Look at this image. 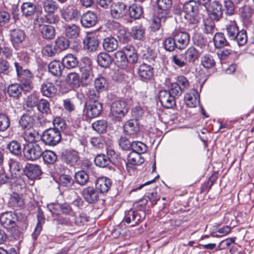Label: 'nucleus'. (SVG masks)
<instances>
[{
    "label": "nucleus",
    "instance_id": "1",
    "mask_svg": "<svg viewBox=\"0 0 254 254\" xmlns=\"http://www.w3.org/2000/svg\"><path fill=\"white\" fill-rule=\"evenodd\" d=\"M183 11L186 13L185 17L189 21L190 30H197V23L199 21L198 7L195 0H190L183 5Z\"/></svg>",
    "mask_w": 254,
    "mask_h": 254
},
{
    "label": "nucleus",
    "instance_id": "2",
    "mask_svg": "<svg viewBox=\"0 0 254 254\" xmlns=\"http://www.w3.org/2000/svg\"><path fill=\"white\" fill-rule=\"evenodd\" d=\"M14 65L16 68L17 76L21 81V88L22 90L29 91L33 88L32 79L33 76L30 70L23 69L21 65L18 63L15 62Z\"/></svg>",
    "mask_w": 254,
    "mask_h": 254
},
{
    "label": "nucleus",
    "instance_id": "3",
    "mask_svg": "<svg viewBox=\"0 0 254 254\" xmlns=\"http://www.w3.org/2000/svg\"><path fill=\"white\" fill-rule=\"evenodd\" d=\"M91 64V61L88 58H82L79 64L80 82L83 86L88 85L93 80V73Z\"/></svg>",
    "mask_w": 254,
    "mask_h": 254
},
{
    "label": "nucleus",
    "instance_id": "4",
    "mask_svg": "<svg viewBox=\"0 0 254 254\" xmlns=\"http://www.w3.org/2000/svg\"><path fill=\"white\" fill-rule=\"evenodd\" d=\"M129 110L126 101L117 100L113 102L110 107V115L112 118L116 120H120L125 116Z\"/></svg>",
    "mask_w": 254,
    "mask_h": 254
},
{
    "label": "nucleus",
    "instance_id": "5",
    "mask_svg": "<svg viewBox=\"0 0 254 254\" xmlns=\"http://www.w3.org/2000/svg\"><path fill=\"white\" fill-rule=\"evenodd\" d=\"M42 140L46 144L50 146L57 145L61 139L60 130L50 128L46 130L43 133Z\"/></svg>",
    "mask_w": 254,
    "mask_h": 254
},
{
    "label": "nucleus",
    "instance_id": "6",
    "mask_svg": "<svg viewBox=\"0 0 254 254\" xmlns=\"http://www.w3.org/2000/svg\"><path fill=\"white\" fill-rule=\"evenodd\" d=\"M24 157L28 160H35L39 158L43 154V150L37 143H29L23 148Z\"/></svg>",
    "mask_w": 254,
    "mask_h": 254
},
{
    "label": "nucleus",
    "instance_id": "7",
    "mask_svg": "<svg viewBox=\"0 0 254 254\" xmlns=\"http://www.w3.org/2000/svg\"><path fill=\"white\" fill-rule=\"evenodd\" d=\"M43 17H38L35 20V24H38L41 27V34L43 38L48 40L53 39L56 34L55 28L49 25H41V22H43Z\"/></svg>",
    "mask_w": 254,
    "mask_h": 254
},
{
    "label": "nucleus",
    "instance_id": "8",
    "mask_svg": "<svg viewBox=\"0 0 254 254\" xmlns=\"http://www.w3.org/2000/svg\"><path fill=\"white\" fill-rule=\"evenodd\" d=\"M173 37L177 42V46L180 49L185 48L190 42V36L187 32L175 30L173 33Z\"/></svg>",
    "mask_w": 254,
    "mask_h": 254
},
{
    "label": "nucleus",
    "instance_id": "9",
    "mask_svg": "<svg viewBox=\"0 0 254 254\" xmlns=\"http://www.w3.org/2000/svg\"><path fill=\"white\" fill-rule=\"evenodd\" d=\"M124 132L135 138L137 136L139 131V126L136 120H129L127 121L124 125Z\"/></svg>",
    "mask_w": 254,
    "mask_h": 254
},
{
    "label": "nucleus",
    "instance_id": "10",
    "mask_svg": "<svg viewBox=\"0 0 254 254\" xmlns=\"http://www.w3.org/2000/svg\"><path fill=\"white\" fill-rule=\"evenodd\" d=\"M161 105L166 108H171L175 105V98L167 90H161L158 95Z\"/></svg>",
    "mask_w": 254,
    "mask_h": 254
},
{
    "label": "nucleus",
    "instance_id": "11",
    "mask_svg": "<svg viewBox=\"0 0 254 254\" xmlns=\"http://www.w3.org/2000/svg\"><path fill=\"white\" fill-rule=\"evenodd\" d=\"M207 11L210 17L216 20L222 16V5L219 1H213L207 7Z\"/></svg>",
    "mask_w": 254,
    "mask_h": 254
},
{
    "label": "nucleus",
    "instance_id": "12",
    "mask_svg": "<svg viewBox=\"0 0 254 254\" xmlns=\"http://www.w3.org/2000/svg\"><path fill=\"white\" fill-rule=\"evenodd\" d=\"M172 4V0H157L158 13L161 14V18L163 20L169 16Z\"/></svg>",
    "mask_w": 254,
    "mask_h": 254
},
{
    "label": "nucleus",
    "instance_id": "13",
    "mask_svg": "<svg viewBox=\"0 0 254 254\" xmlns=\"http://www.w3.org/2000/svg\"><path fill=\"white\" fill-rule=\"evenodd\" d=\"M137 73L141 80L147 81L153 75V68L147 64H142L138 68Z\"/></svg>",
    "mask_w": 254,
    "mask_h": 254
},
{
    "label": "nucleus",
    "instance_id": "14",
    "mask_svg": "<svg viewBox=\"0 0 254 254\" xmlns=\"http://www.w3.org/2000/svg\"><path fill=\"white\" fill-rule=\"evenodd\" d=\"M126 12V6L123 2H115L111 6V14L115 18L119 19L123 17Z\"/></svg>",
    "mask_w": 254,
    "mask_h": 254
},
{
    "label": "nucleus",
    "instance_id": "15",
    "mask_svg": "<svg viewBox=\"0 0 254 254\" xmlns=\"http://www.w3.org/2000/svg\"><path fill=\"white\" fill-rule=\"evenodd\" d=\"M97 21V15L94 12L90 11L83 14L80 19L82 25L85 28H89L94 26Z\"/></svg>",
    "mask_w": 254,
    "mask_h": 254
},
{
    "label": "nucleus",
    "instance_id": "16",
    "mask_svg": "<svg viewBox=\"0 0 254 254\" xmlns=\"http://www.w3.org/2000/svg\"><path fill=\"white\" fill-rule=\"evenodd\" d=\"M0 221L3 227L13 228L15 225V215L11 212H6L1 215Z\"/></svg>",
    "mask_w": 254,
    "mask_h": 254
},
{
    "label": "nucleus",
    "instance_id": "17",
    "mask_svg": "<svg viewBox=\"0 0 254 254\" xmlns=\"http://www.w3.org/2000/svg\"><path fill=\"white\" fill-rule=\"evenodd\" d=\"M82 195L84 199L90 203L97 201L99 198L98 192L92 187L84 188L82 190Z\"/></svg>",
    "mask_w": 254,
    "mask_h": 254
},
{
    "label": "nucleus",
    "instance_id": "18",
    "mask_svg": "<svg viewBox=\"0 0 254 254\" xmlns=\"http://www.w3.org/2000/svg\"><path fill=\"white\" fill-rule=\"evenodd\" d=\"M199 98L198 92L195 90H191L185 95L186 105L190 108L195 107L199 103Z\"/></svg>",
    "mask_w": 254,
    "mask_h": 254
},
{
    "label": "nucleus",
    "instance_id": "19",
    "mask_svg": "<svg viewBox=\"0 0 254 254\" xmlns=\"http://www.w3.org/2000/svg\"><path fill=\"white\" fill-rule=\"evenodd\" d=\"M143 159L141 155L135 152H131L127 156V162L126 164L127 168L129 170L133 169L136 165H139L143 162Z\"/></svg>",
    "mask_w": 254,
    "mask_h": 254
},
{
    "label": "nucleus",
    "instance_id": "20",
    "mask_svg": "<svg viewBox=\"0 0 254 254\" xmlns=\"http://www.w3.org/2000/svg\"><path fill=\"white\" fill-rule=\"evenodd\" d=\"M63 161L66 164L71 166H75L79 159L78 155L75 151H66L62 156Z\"/></svg>",
    "mask_w": 254,
    "mask_h": 254
},
{
    "label": "nucleus",
    "instance_id": "21",
    "mask_svg": "<svg viewBox=\"0 0 254 254\" xmlns=\"http://www.w3.org/2000/svg\"><path fill=\"white\" fill-rule=\"evenodd\" d=\"M102 110V106L99 102H91L86 107V114L89 118H95L100 114Z\"/></svg>",
    "mask_w": 254,
    "mask_h": 254
},
{
    "label": "nucleus",
    "instance_id": "22",
    "mask_svg": "<svg viewBox=\"0 0 254 254\" xmlns=\"http://www.w3.org/2000/svg\"><path fill=\"white\" fill-rule=\"evenodd\" d=\"M24 173L28 178L33 179L39 177L41 174V171L38 165L28 164L25 167Z\"/></svg>",
    "mask_w": 254,
    "mask_h": 254
},
{
    "label": "nucleus",
    "instance_id": "23",
    "mask_svg": "<svg viewBox=\"0 0 254 254\" xmlns=\"http://www.w3.org/2000/svg\"><path fill=\"white\" fill-rule=\"evenodd\" d=\"M112 185L111 180L107 177L99 178L96 182V188L101 193L107 192Z\"/></svg>",
    "mask_w": 254,
    "mask_h": 254
},
{
    "label": "nucleus",
    "instance_id": "24",
    "mask_svg": "<svg viewBox=\"0 0 254 254\" xmlns=\"http://www.w3.org/2000/svg\"><path fill=\"white\" fill-rule=\"evenodd\" d=\"M11 42L14 47L21 43L25 38V34L23 31L19 29H14L10 31Z\"/></svg>",
    "mask_w": 254,
    "mask_h": 254
},
{
    "label": "nucleus",
    "instance_id": "25",
    "mask_svg": "<svg viewBox=\"0 0 254 254\" xmlns=\"http://www.w3.org/2000/svg\"><path fill=\"white\" fill-rule=\"evenodd\" d=\"M83 43L84 49L89 52L96 51L98 47V41L94 36L87 35L84 39Z\"/></svg>",
    "mask_w": 254,
    "mask_h": 254
},
{
    "label": "nucleus",
    "instance_id": "26",
    "mask_svg": "<svg viewBox=\"0 0 254 254\" xmlns=\"http://www.w3.org/2000/svg\"><path fill=\"white\" fill-rule=\"evenodd\" d=\"M9 166L11 176L16 179L20 178L23 172L20 163L16 160H11Z\"/></svg>",
    "mask_w": 254,
    "mask_h": 254
},
{
    "label": "nucleus",
    "instance_id": "27",
    "mask_svg": "<svg viewBox=\"0 0 254 254\" xmlns=\"http://www.w3.org/2000/svg\"><path fill=\"white\" fill-rule=\"evenodd\" d=\"M118 47L117 40L113 37L105 38L103 41V47L108 52H112L116 50Z\"/></svg>",
    "mask_w": 254,
    "mask_h": 254
},
{
    "label": "nucleus",
    "instance_id": "28",
    "mask_svg": "<svg viewBox=\"0 0 254 254\" xmlns=\"http://www.w3.org/2000/svg\"><path fill=\"white\" fill-rule=\"evenodd\" d=\"M41 91L43 96L51 97L56 94L57 89L52 83L47 82L42 85Z\"/></svg>",
    "mask_w": 254,
    "mask_h": 254
},
{
    "label": "nucleus",
    "instance_id": "29",
    "mask_svg": "<svg viewBox=\"0 0 254 254\" xmlns=\"http://www.w3.org/2000/svg\"><path fill=\"white\" fill-rule=\"evenodd\" d=\"M21 10L22 14L26 17L32 16L36 11L35 4L30 2H24L21 6Z\"/></svg>",
    "mask_w": 254,
    "mask_h": 254
},
{
    "label": "nucleus",
    "instance_id": "30",
    "mask_svg": "<svg viewBox=\"0 0 254 254\" xmlns=\"http://www.w3.org/2000/svg\"><path fill=\"white\" fill-rule=\"evenodd\" d=\"M79 15V11L73 8H66L62 12V17L66 21L77 20Z\"/></svg>",
    "mask_w": 254,
    "mask_h": 254
},
{
    "label": "nucleus",
    "instance_id": "31",
    "mask_svg": "<svg viewBox=\"0 0 254 254\" xmlns=\"http://www.w3.org/2000/svg\"><path fill=\"white\" fill-rule=\"evenodd\" d=\"M80 27L75 24H69L65 26L64 33L65 36L70 39L77 38L80 33Z\"/></svg>",
    "mask_w": 254,
    "mask_h": 254
},
{
    "label": "nucleus",
    "instance_id": "32",
    "mask_svg": "<svg viewBox=\"0 0 254 254\" xmlns=\"http://www.w3.org/2000/svg\"><path fill=\"white\" fill-rule=\"evenodd\" d=\"M227 34L230 40H235L236 36L238 34L239 29L234 20H230L226 27Z\"/></svg>",
    "mask_w": 254,
    "mask_h": 254
},
{
    "label": "nucleus",
    "instance_id": "33",
    "mask_svg": "<svg viewBox=\"0 0 254 254\" xmlns=\"http://www.w3.org/2000/svg\"><path fill=\"white\" fill-rule=\"evenodd\" d=\"M145 31L141 25H137L131 28L130 35L134 39L142 40L145 36Z\"/></svg>",
    "mask_w": 254,
    "mask_h": 254
},
{
    "label": "nucleus",
    "instance_id": "34",
    "mask_svg": "<svg viewBox=\"0 0 254 254\" xmlns=\"http://www.w3.org/2000/svg\"><path fill=\"white\" fill-rule=\"evenodd\" d=\"M78 62L75 57L72 54H67L62 60V64L64 66L67 68H72L76 67Z\"/></svg>",
    "mask_w": 254,
    "mask_h": 254
},
{
    "label": "nucleus",
    "instance_id": "35",
    "mask_svg": "<svg viewBox=\"0 0 254 254\" xmlns=\"http://www.w3.org/2000/svg\"><path fill=\"white\" fill-rule=\"evenodd\" d=\"M39 138L38 132L33 127L27 128L24 131V138L29 143H35Z\"/></svg>",
    "mask_w": 254,
    "mask_h": 254
},
{
    "label": "nucleus",
    "instance_id": "36",
    "mask_svg": "<svg viewBox=\"0 0 254 254\" xmlns=\"http://www.w3.org/2000/svg\"><path fill=\"white\" fill-rule=\"evenodd\" d=\"M114 60L118 66L125 68L127 66L126 54L122 51H118L114 54Z\"/></svg>",
    "mask_w": 254,
    "mask_h": 254
},
{
    "label": "nucleus",
    "instance_id": "37",
    "mask_svg": "<svg viewBox=\"0 0 254 254\" xmlns=\"http://www.w3.org/2000/svg\"><path fill=\"white\" fill-rule=\"evenodd\" d=\"M199 54L197 50L193 47H190L185 52V58L190 63H194L199 57Z\"/></svg>",
    "mask_w": 254,
    "mask_h": 254
},
{
    "label": "nucleus",
    "instance_id": "38",
    "mask_svg": "<svg viewBox=\"0 0 254 254\" xmlns=\"http://www.w3.org/2000/svg\"><path fill=\"white\" fill-rule=\"evenodd\" d=\"M94 162L96 166L100 167H106L111 163L109 156L105 154H98L94 159Z\"/></svg>",
    "mask_w": 254,
    "mask_h": 254
},
{
    "label": "nucleus",
    "instance_id": "39",
    "mask_svg": "<svg viewBox=\"0 0 254 254\" xmlns=\"http://www.w3.org/2000/svg\"><path fill=\"white\" fill-rule=\"evenodd\" d=\"M214 45L217 48H221L225 46H228L227 42L223 34L221 33H216L213 37Z\"/></svg>",
    "mask_w": 254,
    "mask_h": 254
},
{
    "label": "nucleus",
    "instance_id": "40",
    "mask_svg": "<svg viewBox=\"0 0 254 254\" xmlns=\"http://www.w3.org/2000/svg\"><path fill=\"white\" fill-rule=\"evenodd\" d=\"M97 62L101 66L106 68L111 64V58L106 53H101L97 57Z\"/></svg>",
    "mask_w": 254,
    "mask_h": 254
},
{
    "label": "nucleus",
    "instance_id": "41",
    "mask_svg": "<svg viewBox=\"0 0 254 254\" xmlns=\"http://www.w3.org/2000/svg\"><path fill=\"white\" fill-rule=\"evenodd\" d=\"M115 34L117 36L119 40L123 43H127L129 40L128 34L126 29L123 27H119L115 30Z\"/></svg>",
    "mask_w": 254,
    "mask_h": 254
},
{
    "label": "nucleus",
    "instance_id": "42",
    "mask_svg": "<svg viewBox=\"0 0 254 254\" xmlns=\"http://www.w3.org/2000/svg\"><path fill=\"white\" fill-rule=\"evenodd\" d=\"M48 69L49 72L54 75H60L62 73L61 62L56 60L51 62L49 64Z\"/></svg>",
    "mask_w": 254,
    "mask_h": 254
},
{
    "label": "nucleus",
    "instance_id": "43",
    "mask_svg": "<svg viewBox=\"0 0 254 254\" xmlns=\"http://www.w3.org/2000/svg\"><path fill=\"white\" fill-rule=\"evenodd\" d=\"M129 14L131 18H139L143 14V9L141 6L132 4L129 7Z\"/></svg>",
    "mask_w": 254,
    "mask_h": 254
},
{
    "label": "nucleus",
    "instance_id": "44",
    "mask_svg": "<svg viewBox=\"0 0 254 254\" xmlns=\"http://www.w3.org/2000/svg\"><path fill=\"white\" fill-rule=\"evenodd\" d=\"M74 178L75 182L81 186L86 185L89 180L88 175L84 171H80L76 173Z\"/></svg>",
    "mask_w": 254,
    "mask_h": 254
},
{
    "label": "nucleus",
    "instance_id": "45",
    "mask_svg": "<svg viewBox=\"0 0 254 254\" xmlns=\"http://www.w3.org/2000/svg\"><path fill=\"white\" fill-rule=\"evenodd\" d=\"M131 152L141 155L146 151L147 146L140 141H132L131 144Z\"/></svg>",
    "mask_w": 254,
    "mask_h": 254
},
{
    "label": "nucleus",
    "instance_id": "46",
    "mask_svg": "<svg viewBox=\"0 0 254 254\" xmlns=\"http://www.w3.org/2000/svg\"><path fill=\"white\" fill-rule=\"evenodd\" d=\"M201 64L206 68H211L215 66V62L211 55L206 54L201 57Z\"/></svg>",
    "mask_w": 254,
    "mask_h": 254
},
{
    "label": "nucleus",
    "instance_id": "47",
    "mask_svg": "<svg viewBox=\"0 0 254 254\" xmlns=\"http://www.w3.org/2000/svg\"><path fill=\"white\" fill-rule=\"evenodd\" d=\"M34 119L28 115H24L21 117L19 121L20 126L25 130L27 128H31L33 123Z\"/></svg>",
    "mask_w": 254,
    "mask_h": 254
},
{
    "label": "nucleus",
    "instance_id": "48",
    "mask_svg": "<svg viewBox=\"0 0 254 254\" xmlns=\"http://www.w3.org/2000/svg\"><path fill=\"white\" fill-rule=\"evenodd\" d=\"M7 148L11 153L15 155H19L22 152L21 144L15 140H12L9 142Z\"/></svg>",
    "mask_w": 254,
    "mask_h": 254
},
{
    "label": "nucleus",
    "instance_id": "49",
    "mask_svg": "<svg viewBox=\"0 0 254 254\" xmlns=\"http://www.w3.org/2000/svg\"><path fill=\"white\" fill-rule=\"evenodd\" d=\"M66 82L72 87L76 88L79 86L80 79L79 75L75 72L69 73L66 78Z\"/></svg>",
    "mask_w": 254,
    "mask_h": 254
},
{
    "label": "nucleus",
    "instance_id": "50",
    "mask_svg": "<svg viewBox=\"0 0 254 254\" xmlns=\"http://www.w3.org/2000/svg\"><path fill=\"white\" fill-rule=\"evenodd\" d=\"M108 127L107 121L101 120L94 122L92 124L93 128L99 133H103L106 131Z\"/></svg>",
    "mask_w": 254,
    "mask_h": 254
},
{
    "label": "nucleus",
    "instance_id": "51",
    "mask_svg": "<svg viewBox=\"0 0 254 254\" xmlns=\"http://www.w3.org/2000/svg\"><path fill=\"white\" fill-rule=\"evenodd\" d=\"M38 223L35 228L34 232L32 233L33 238L36 240L42 230V225L44 222V217L42 212H39L37 215Z\"/></svg>",
    "mask_w": 254,
    "mask_h": 254
},
{
    "label": "nucleus",
    "instance_id": "52",
    "mask_svg": "<svg viewBox=\"0 0 254 254\" xmlns=\"http://www.w3.org/2000/svg\"><path fill=\"white\" fill-rule=\"evenodd\" d=\"M43 158L44 161L48 164H54L57 159L56 154L53 151L46 150L43 151Z\"/></svg>",
    "mask_w": 254,
    "mask_h": 254
},
{
    "label": "nucleus",
    "instance_id": "53",
    "mask_svg": "<svg viewBox=\"0 0 254 254\" xmlns=\"http://www.w3.org/2000/svg\"><path fill=\"white\" fill-rule=\"evenodd\" d=\"M9 204L13 207H21L24 204V200L20 194L13 193L10 198Z\"/></svg>",
    "mask_w": 254,
    "mask_h": 254
},
{
    "label": "nucleus",
    "instance_id": "54",
    "mask_svg": "<svg viewBox=\"0 0 254 254\" xmlns=\"http://www.w3.org/2000/svg\"><path fill=\"white\" fill-rule=\"evenodd\" d=\"M45 11L48 13H53L58 9L56 2L53 0H45L43 3Z\"/></svg>",
    "mask_w": 254,
    "mask_h": 254
},
{
    "label": "nucleus",
    "instance_id": "55",
    "mask_svg": "<svg viewBox=\"0 0 254 254\" xmlns=\"http://www.w3.org/2000/svg\"><path fill=\"white\" fill-rule=\"evenodd\" d=\"M59 183L62 186L67 188H71L73 185V181L71 177L65 174H63L59 177Z\"/></svg>",
    "mask_w": 254,
    "mask_h": 254
},
{
    "label": "nucleus",
    "instance_id": "56",
    "mask_svg": "<svg viewBox=\"0 0 254 254\" xmlns=\"http://www.w3.org/2000/svg\"><path fill=\"white\" fill-rule=\"evenodd\" d=\"M22 91L20 85L17 83L9 85L7 90L9 95L13 97H18L21 94Z\"/></svg>",
    "mask_w": 254,
    "mask_h": 254
},
{
    "label": "nucleus",
    "instance_id": "57",
    "mask_svg": "<svg viewBox=\"0 0 254 254\" xmlns=\"http://www.w3.org/2000/svg\"><path fill=\"white\" fill-rule=\"evenodd\" d=\"M176 41L174 37L173 38L171 37L166 38L163 42V45L165 50L169 52H172L176 48H178Z\"/></svg>",
    "mask_w": 254,
    "mask_h": 254
},
{
    "label": "nucleus",
    "instance_id": "58",
    "mask_svg": "<svg viewBox=\"0 0 254 254\" xmlns=\"http://www.w3.org/2000/svg\"><path fill=\"white\" fill-rule=\"evenodd\" d=\"M38 110L42 113L50 112V103L45 99H41L38 101L37 105Z\"/></svg>",
    "mask_w": 254,
    "mask_h": 254
},
{
    "label": "nucleus",
    "instance_id": "59",
    "mask_svg": "<svg viewBox=\"0 0 254 254\" xmlns=\"http://www.w3.org/2000/svg\"><path fill=\"white\" fill-rule=\"evenodd\" d=\"M56 46L61 50L67 49L69 46V41L64 37H60L55 41Z\"/></svg>",
    "mask_w": 254,
    "mask_h": 254
},
{
    "label": "nucleus",
    "instance_id": "60",
    "mask_svg": "<svg viewBox=\"0 0 254 254\" xmlns=\"http://www.w3.org/2000/svg\"><path fill=\"white\" fill-rule=\"evenodd\" d=\"M214 22L211 19L204 20L203 31L206 34H212L214 32Z\"/></svg>",
    "mask_w": 254,
    "mask_h": 254
},
{
    "label": "nucleus",
    "instance_id": "61",
    "mask_svg": "<svg viewBox=\"0 0 254 254\" xmlns=\"http://www.w3.org/2000/svg\"><path fill=\"white\" fill-rule=\"evenodd\" d=\"M247 35L245 31L241 30L236 36L235 40L239 46H244L247 42Z\"/></svg>",
    "mask_w": 254,
    "mask_h": 254
},
{
    "label": "nucleus",
    "instance_id": "62",
    "mask_svg": "<svg viewBox=\"0 0 254 254\" xmlns=\"http://www.w3.org/2000/svg\"><path fill=\"white\" fill-rule=\"evenodd\" d=\"M38 97L35 94H31L27 97L25 102L27 107L33 108L37 106L38 103Z\"/></svg>",
    "mask_w": 254,
    "mask_h": 254
},
{
    "label": "nucleus",
    "instance_id": "63",
    "mask_svg": "<svg viewBox=\"0 0 254 254\" xmlns=\"http://www.w3.org/2000/svg\"><path fill=\"white\" fill-rule=\"evenodd\" d=\"M94 85L97 90H103L107 86L106 80L103 77H99L95 80Z\"/></svg>",
    "mask_w": 254,
    "mask_h": 254
},
{
    "label": "nucleus",
    "instance_id": "64",
    "mask_svg": "<svg viewBox=\"0 0 254 254\" xmlns=\"http://www.w3.org/2000/svg\"><path fill=\"white\" fill-rule=\"evenodd\" d=\"M219 49L218 50L217 54L219 58L221 60L226 59L232 52L231 49L228 46H227L226 48L223 47Z\"/></svg>",
    "mask_w": 254,
    "mask_h": 254
}]
</instances>
